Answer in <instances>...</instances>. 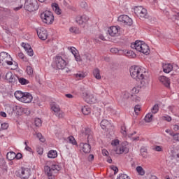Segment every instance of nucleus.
I'll return each mask as SVG.
<instances>
[{"mask_svg":"<svg viewBox=\"0 0 179 179\" xmlns=\"http://www.w3.org/2000/svg\"><path fill=\"white\" fill-rule=\"evenodd\" d=\"M130 75L133 79L140 82L142 86H145L148 82L149 73L146 71H142L139 66H133L130 68Z\"/></svg>","mask_w":179,"mask_h":179,"instance_id":"f257e3e1","label":"nucleus"},{"mask_svg":"<svg viewBox=\"0 0 179 179\" xmlns=\"http://www.w3.org/2000/svg\"><path fill=\"white\" fill-rule=\"evenodd\" d=\"M13 59L12 57L8 52H1L0 53V64L2 65H5V64H7V65H13L11 69L13 71H15V69H17L19 68L17 63L12 62Z\"/></svg>","mask_w":179,"mask_h":179,"instance_id":"f03ea898","label":"nucleus"},{"mask_svg":"<svg viewBox=\"0 0 179 179\" xmlns=\"http://www.w3.org/2000/svg\"><path fill=\"white\" fill-rule=\"evenodd\" d=\"M131 48L138 51V52H142L145 55H149L150 52L149 46L141 41H136L134 43H131Z\"/></svg>","mask_w":179,"mask_h":179,"instance_id":"7ed1b4c3","label":"nucleus"},{"mask_svg":"<svg viewBox=\"0 0 179 179\" xmlns=\"http://www.w3.org/2000/svg\"><path fill=\"white\" fill-rule=\"evenodd\" d=\"M61 170L59 165H52L51 166H45V173L49 177V179H54L55 174Z\"/></svg>","mask_w":179,"mask_h":179,"instance_id":"20e7f679","label":"nucleus"},{"mask_svg":"<svg viewBox=\"0 0 179 179\" xmlns=\"http://www.w3.org/2000/svg\"><path fill=\"white\" fill-rule=\"evenodd\" d=\"M24 8L25 10H27L28 12H34L37 10V9H38L37 0H25Z\"/></svg>","mask_w":179,"mask_h":179,"instance_id":"39448f33","label":"nucleus"},{"mask_svg":"<svg viewBox=\"0 0 179 179\" xmlns=\"http://www.w3.org/2000/svg\"><path fill=\"white\" fill-rule=\"evenodd\" d=\"M41 19L46 24H52L54 22V14L51 11L45 10L41 14Z\"/></svg>","mask_w":179,"mask_h":179,"instance_id":"423d86ee","label":"nucleus"},{"mask_svg":"<svg viewBox=\"0 0 179 179\" xmlns=\"http://www.w3.org/2000/svg\"><path fill=\"white\" fill-rule=\"evenodd\" d=\"M6 80H8L9 83L11 85H17L19 77L12 73V72H8L6 74Z\"/></svg>","mask_w":179,"mask_h":179,"instance_id":"0eeeda50","label":"nucleus"},{"mask_svg":"<svg viewBox=\"0 0 179 179\" xmlns=\"http://www.w3.org/2000/svg\"><path fill=\"white\" fill-rule=\"evenodd\" d=\"M55 64L57 69H65V66H66V62L61 56L56 57Z\"/></svg>","mask_w":179,"mask_h":179,"instance_id":"6e6552de","label":"nucleus"},{"mask_svg":"<svg viewBox=\"0 0 179 179\" xmlns=\"http://www.w3.org/2000/svg\"><path fill=\"white\" fill-rule=\"evenodd\" d=\"M115 152H117L118 155H122V153H128V152H129V148H128V142H122L121 146L118 147Z\"/></svg>","mask_w":179,"mask_h":179,"instance_id":"1a4fd4ad","label":"nucleus"},{"mask_svg":"<svg viewBox=\"0 0 179 179\" xmlns=\"http://www.w3.org/2000/svg\"><path fill=\"white\" fill-rule=\"evenodd\" d=\"M118 22H121L122 23H124L126 26H132V19L129 17L128 15H120L117 18Z\"/></svg>","mask_w":179,"mask_h":179,"instance_id":"9d476101","label":"nucleus"},{"mask_svg":"<svg viewBox=\"0 0 179 179\" xmlns=\"http://www.w3.org/2000/svg\"><path fill=\"white\" fill-rule=\"evenodd\" d=\"M36 33L40 40H47V38L48 37V33L47 32V29L44 28H38L36 29Z\"/></svg>","mask_w":179,"mask_h":179,"instance_id":"9b49d317","label":"nucleus"},{"mask_svg":"<svg viewBox=\"0 0 179 179\" xmlns=\"http://www.w3.org/2000/svg\"><path fill=\"white\" fill-rule=\"evenodd\" d=\"M82 136L87 137V142L93 140V135H92V130L90 128H83L81 131Z\"/></svg>","mask_w":179,"mask_h":179,"instance_id":"f8f14e48","label":"nucleus"},{"mask_svg":"<svg viewBox=\"0 0 179 179\" xmlns=\"http://www.w3.org/2000/svg\"><path fill=\"white\" fill-rule=\"evenodd\" d=\"M83 97H85V101L88 103V104H94L97 103V99L94 97V95L90 94L87 92L83 93Z\"/></svg>","mask_w":179,"mask_h":179,"instance_id":"ddd939ff","label":"nucleus"},{"mask_svg":"<svg viewBox=\"0 0 179 179\" xmlns=\"http://www.w3.org/2000/svg\"><path fill=\"white\" fill-rule=\"evenodd\" d=\"M31 170L29 168H21V171L19 173V177L22 179H27L30 177Z\"/></svg>","mask_w":179,"mask_h":179,"instance_id":"4468645a","label":"nucleus"},{"mask_svg":"<svg viewBox=\"0 0 179 179\" xmlns=\"http://www.w3.org/2000/svg\"><path fill=\"white\" fill-rule=\"evenodd\" d=\"M88 21L89 17H87L86 15H78L76 17V22L80 26H82V24H85V23H87Z\"/></svg>","mask_w":179,"mask_h":179,"instance_id":"2eb2a0df","label":"nucleus"},{"mask_svg":"<svg viewBox=\"0 0 179 179\" xmlns=\"http://www.w3.org/2000/svg\"><path fill=\"white\" fill-rule=\"evenodd\" d=\"M33 100V96L30 92H24L22 95V99L21 100L22 103H31Z\"/></svg>","mask_w":179,"mask_h":179,"instance_id":"dca6fc26","label":"nucleus"},{"mask_svg":"<svg viewBox=\"0 0 179 179\" xmlns=\"http://www.w3.org/2000/svg\"><path fill=\"white\" fill-rule=\"evenodd\" d=\"M159 80L164 85V86H165V87L170 89V79H169V78L164 76H161L159 77Z\"/></svg>","mask_w":179,"mask_h":179,"instance_id":"f3484780","label":"nucleus"},{"mask_svg":"<svg viewBox=\"0 0 179 179\" xmlns=\"http://www.w3.org/2000/svg\"><path fill=\"white\" fill-rule=\"evenodd\" d=\"M80 148H82L83 152L84 153H90V151L92 150V146L90 145V144H89V142L85 143H80Z\"/></svg>","mask_w":179,"mask_h":179,"instance_id":"a211bd4d","label":"nucleus"},{"mask_svg":"<svg viewBox=\"0 0 179 179\" xmlns=\"http://www.w3.org/2000/svg\"><path fill=\"white\" fill-rule=\"evenodd\" d=\"M163 71L165 73H170L173 71V65L171 64H163Z\"/></svg>","mask_w":179,"mask_h":179,"instance_id":"6ab92c4d","label":"nucleus"},{"mask_svg":"<svg viewBox=\"0 0 179 179\" xmlns=\"http://www.w3.org/2000/svg\"><path fill=\"white\" fill-rule=\"evenodd\" d=\"M170 156L172 159H179L178 150L177 148L171 149Z\"/></svg>","mask_w":179,"mask_h":179,"instance_id":"aec40b11","label":"nucleus"},{"mask_svg":"<svg viewBox=\"0 0 179 179\" xmlns=\"http://www.w3.org/2000/svg\"><path fill=\"white\" fill-rule=\"evenodd\" d=\"M108 33L110 36H111L112 37H114V36H115V34H118V28H117V27H111L108 30Z\"/></svg>","mask_w":179,"mask_h":179,"instance_id":"412c9836","label":"nucleus"},{"mask_svg":"<svg viewBox=\"0 0 179 179\" xmlns=\"http://www.w3.org/2000/svg\"><path fill=\"white\" fill-rule=\"evenodd\" d=\"M138 17H140V19H149V14H148L146 8H143Z\"/></svg>","mask_w":179,"mask_h":179,"instance_id":"4be33fe9","label":"nucleus"},{"mask_svg":"<svg viewBox=\"0 0 179 179\" xmlns=\"http://www.w3.org/2000/svg\"><path fill=\"white\" fill-rule=\"evenodd\" d=\"M110 126H111V124L107 120H103L101 122V127L102 129H108V128H110Z\"/></svg>","mask_w":179,"mask_h":179,"instance_id":"5701e85b","label":"nucleus"},{"mask_svg":"<svg viewBox=\"0 0 179 179\" xmlns=\"http://www.w3.org/2000/svg\"><path fill=\"white\" fill-rule=\"evenodd\" d=\"M52 7L53 8V10H55L57 15H61L62 10H61V8H59L58 3H52Z\"/></svg>","mask_w":179,"mask_h":179,"instance_id":"b1692460","label":"nucleus"},{"mask_svg":"<svg viewBox=\"0 0 179 179\" xmlns=\"http://www.w3.org/2000/svg\"><path fill=\"white\" fill-rule=\"evenodd\" d=\"M24 93V92H22V91H16L14 93V96L17 99V100H19V101H22V99H23Z\"/></svg>","mask_w":179,"mask_h":179,"instance_id":"393cba45","label":"nucleus"},{"mask_svg":"<svg viewBox=\"0 0 179 179\" xmlns=\"http://www.w3.org/2000/svg\"><path fill=\"white\" fill-rule=\"evenodd\" d=\"M57 156H58V153L55 150H51L48 153V157H49V159H55Z\"/></svg>","mask_w":179,"mask_h":179,"instance_id":"a878e982","label":"nucleus"},{"mask_svg":"<svg viewBox=\"0 0 179 179\" xmlns=\"http://www.w3.org/2000/svg\"><path fill=\"white\" fill-rule=\"evenodd\" d=\"M6 157L8 160H10V161L14 160L16 157V153H15V152L13 151L9 152L7 153Z\"/></svg>","mask_w":179,"mask_h":179,"instance_id":"bb28decb","label":"nucleus"},{"mask_svg":"<svg viewBox=\"0 0 179 179\" xmlns=\"http://www.w3.org/2000/svg\"><path fill=\"white\" fill-rule=\"evenodd\" d=\"M93 75L94 76L95 78H96L98 80H100V79H101V76H100V69H95L93 71Z\"/></svg>","mask_w":179,"mask_h":179,"instance_id":"cd10ccee","label":"nucleus"},{"mask_svg":"<svg viewBox=\"0 0 179 179\" xmlns=\"http://www.w3.org/2000/svg\"><path fill=\"white\" fill-rule=\"evenodd\" d=\"M144 121L145 122H152L153 121V114L152 113H148L144 118Z\"/></svg>","mask_w":179,"mask_h":179,"instance_id":"c85d7f7f","label":"nucleus"},{"mask_svg":"<svg viewBox=\"0 0 179 179\" xmlns=\"http://www.w3.org/2000/svg\"><path fill=\"white\" fill-rule=\"evenodd\" d=\"M81 111L83 114H84V115H89L91 110L90 108H89L88 106H84L82 108Z\"/></svg>","mask_w":179,"mask_h":179,"instance_id":"c756f323","label":"nucleus"},{"mask_svg":"<svg viewBox=\"0 0 179 179\" xmlns=\"http://www.w3.org/2000/svg\"><path fill=\"white\" fill-rule=\"evenodd\" d=\"M140 152L142 157H148V149H146L145 147L141 148Z\"/></svg>","mask_w":179,"mask_h":179,"instance_id":"7c9ffc66","label":"nucleus"},{"mask_svg":"<svg viewBox=\"0 0 179 179\" xmlns=\"http://www.w3.org/2000/svg\"><path fill=\"white\" fill-rule=\"evenodd\" d=\"M18 81L20 85H22V86H24L26 85H29V82L24 78H19L18 77Z\"/></svg>","mask_w":179,"mask_h":179,"instance_id":"2f4dec72","label":"nucleus"},{"mask_svg":"<svg viewBox=\"0 0 179 179\" xmlns=\"http://www.w3.org/2000/svg\"><path fill=\"white\" fill-rule=\"evenodd\" d=\"M142 10H143V7H142V6L135 7L134 13H135V15H136V16L138 17L139 15L141 14V13L142 12Z\"/></svg>","mask_w":179,"mask_h":179,"instance_id":"473e14b6","label":"nucleus"},{"mask_svg":"<svg viewBox=\"0 0 179 179\" xmlns=\"http://www.w3.org/2000/svg\"><path fill=\"white\" fill-rule=\"evenodd\" d=\"M74 76H76V78L77 79H84V78H86V74H85V73L80 72V71H79L76 74H74Z\"/></svg>","mask_w":179,"mask_h":179,"instance_id":"72a5a7b5","label":"nucleus"},{"mask_svg":"<svg viewBox=\"0 0 179 179\" xmlns=\"http://www.w3.org/2000/svg\"><path fill=\"white\" fill-rule=\"evenodd\" d=\"M136 170L137 173L139 174V176H143L145 174V170L141 166H137L136 168Z\"/></svg>","mask_w":179,"mask_h":179,"instance_id":"f704fd0d","label":"nucleus"},{"mask_svg":"<svg viewBox=\"0 0 179 179\" xmlns=\"http://www.w3.org/2000/svg\"><path fill=\"white\" fill-rule=\"evenodd\" d=\"M69 30L71 33H74V34H80V30L78 27H71Z\"/></svg>","mask_w":179,"mask_h":179,"instance_id":"c9c22d12","label":"nucleus"},{"mask_svg":"<svg viewBox=\"0 0 179 179\" xmlns=\"http://www.w3.org/2000/svg\"><path fill=\"white\" fill-rule=\"evenodd\" d=\"M83 59H85L86 62H90L92 61V55L89 53L84 54Z\"/></svg>","mask_w":179,"mask_h":179,"instance_id":"e433bc0d","label":"nucleus"},{"mask_svg":"<svg viewBox=\"0 0 179 179\" xmlns=\"http://www.w3.org/2000/svg\"><path fill=\"white\" fill-rule=\"evenodd\" d=\"M159 111V104L156 103L151 109L152 114H157Z\"/></svg>","mask_w":179,"mask_h":179,"instance_id":"4c0bfd02","label":"nucleus"},{"mask_svg":"<svg viewBox=\"0 0 179 179\" xmlns=\"http://www.w3.org/2000/svg\"><path fill=\"white\" fill-rule=\"evenodd\" d=\"M126 54L127 57H129L130 58H135L136 57V54L131 50H128Z\"/></svg>","mask_w":179,"mask_h":179,"instance_id":"58836bf2","label":"nucleus"},{"mask_svg":"<svg viewBox=\"0 0 179 179\" xmlns=\"http://www.w3.org/2000/svg\"><path fill=\"white\" fill-rule=\"evenodd\" d=\"M69 142L71 143L72 145H78V143L76 142V140H75V138L72 136H70L68 137Z\"/></svg>","mask_w":179,"mask_h":179,"instance_id":"ea45409f","label":"nucleus"},{"mask_svg":"<svg viewBox=\"0 0 179 179\" xmlns=\"http://www.w3.org/2000/svg\"><path fill=\"white\" fill-rule=\"evenodd\" d=\"M51 108L55 114L57 113L59 111H61V108H59V106L58 105H53Z\"/></svg>","mask_w":179,"mask_h":179,"instance_id":"a19ab883","label":"nucleus"},{"mask_svg":"<svg viewBox=\"0 0 179 179\" xmlns=\"http://www.w3.org/2000/svg\"><path fill=\"white\" fill-rule=\"evenodd\" d=\"M36 136L39 138V141L42 142V143H44V142H45V138H44V136H43V134H41V133L36 134Z\"/></svg>","mask_w":179,"mask_h":179,"instance_id":"79ce46f5","label":"nucleus"},{"mask_svg":"<svg viewBox=\"0 0 179 179\" xmlns=\"http://www.w3.org/2000/svg\"><path fill=\"white\" fill-rule=\"evenodd\" d=\"M0 127L1 131H3L7 128H9V124L8 123H1Z\"/></svg>","mask_w":179,"mask_h":179,"instance_id":"37998d69","label":"nucleus"},{"mask_svg":"<svg viewBox=\"0 0 179 179\" xmlns=\"http://www.w3.org/2000/svg\"><path fill=\"white\" fill-rule=\"evenodd\" d=\"M171 136H173L174 141H179V133L174 134V132L170 133Z\"/></svg>","mask_w":179,"mask_h":179,"instance_id":"c03bdc74","label":"nucleus"},{"mask_svg":"<svg viewBox=\"0 0 179 179\" xmlns=\"http://www.w3.org/2000/svg\"><path fill=\"white\" fill-rule=\"evenodd\" d=\"M22 47H23V48L25 50V51L27 52L29 48H31V46L30 45V44L29 43H22L21 44Z\"/></svg>","mask_w":179,"mask_h":179,"instance_id":"a18cd8bd","label":"nucleus"},{"mask_svg":"<svg viewBox=\"0 0 179 179\" xmlns=\"http://www.w3.org/2000/svg\"><path fill=\"white\" fill-rule=\"evenodd\" d=\"M34 124L36 127H41V119L40 118H36L34 120Z\"/></svg>","mask_w":179,"mask_h":179,"instance_id":"49530a36","label":"nucleus"},{"mask_svg":"<svg viewBox=\"0 0 179 179\" xmlns=\"http://www.w3.org/2000/svg\"><path fill=\"white\" fill-rule=\"evenodd\" d=\"M27 75H33V68L30 66H27Z\"/></svg>","mask_w":179,"mask_h":179,"instance_id":"de8ad7c7","label":"nucleus"},{"mask_svg":"<svg viewBox=\"0 0 179 179\" xmlns=\"http://www.w3.org/2000/svg\"><path fill=\"white\" fill-rule=\"evenodd\" d=\"M139 111H141V106L139 105H136L134 107V112L136 113V115H139Z\"/></svg>","mask_w":179,"mask_h":179,"instance_id":"09e8293b","label":"nucleus"},{"mask_svg":"<svg viewBox=\"0 0 179 179\" xmlns=\"http://www.w3.org/2000/svg\"><path fill=\"white\" fill-rule=\"evenodd\" d=\"M56 117H58V118H64V116L65 114L62 111H59L55 114Z\"/></svg>","mask_w":179,"mask_h":179,"instance_id":"8fccbe9b","label":"nucleus"},{"mask_svg":"<svg viewBox=\"0 0 179 179\" xmlns=\"http://www.w3.org/2000/svg\"><path fill=\"white\" fill-rule=\"evenodd\" d=\"M154 150L156 152H163V148L160 145H155L154 148Z\"/></svg>","mask_w":179,"mask_h":179,"instance_id":"3c124183","label":"nucleus"},{"mask_svg":"<svg viewBox=\"0 0 179 179\" xmlns=\"http://www.w3.org/2000/svg\"><path fill=\"white\" fill-rule=\"evenodd\" d=\"M111 145L112 146H118L120 145V140L115 139L112 141Z\"/></svg>","mask_w":179,"mask_h":179,"instance_id":"603ef678","label":"nucleus"},{"mask_svg":"<svg viewBox=\"0 0 179 179\" xmlns=\"http://www.w3.org/2000/svg\"><path fill=\"white\" fill-rule=\"evenodd\" d=\"M27 53L29 57H33V55H34V52L31 48L27 51Z\"/></svg>","mask_w":179,"mask_h":179,"instance_id":"864d4df0","label":"nucleus"},{"mask_svg":"<svg viewBox=\"0 0 179 179\" xmlns=\"http://www.w3.org/2000/svg\"><path fill=\"white\" fill-rule=\"evenodd\" d=\"M5 166V159L2 157V155L0 153V167Z\"/></svg>","mask_w":179,"mask_h":179,"instance_id":"5fc2aeb1","label":"nucleus"},{"mask_svg":"<svg viewBox=\"0 0 179 179\" xmlns=\"http://www.w3.org/2000/svg\"><path fill=\"white\" fill-rule=\"evenodd\" d=\"M121 132L123 135H127V127L125 125L121 127Z\"/></svg>","mask_w":179,"mask_h":179,"instance_id":"6e6d98bb","label":"nucleus"},{"mask_svg":"<svg viewBox=\"0 0 179 179\" xmlns=\"http://www.w3.org/2000/svg\"><path fill=\"white\" fill-rule=\"evenodd\" d=\"M162 120L164 121H167L168 122H170L171 121V117L166 115V116H163Z\"/></svg>","mask_w":179,"mask_h":179,"instance_id":"4d7b16f0","label":"nucleus"},{"mask_svg":"<svg viewBox=\"0 0 179 179\" xmlns=\"http://www.w3.org/2000/svg\"><path fill=\"white\" fill-rule=\"evenodd\" d=\"M110 169L111 170H113V171H115L114 174L118 173V167H117L116 166L112 165L110 166Z\"/></svg>","mask_w":179,"mask_h":179,"instance_id":"13d9d810","label":"nucleus"},{"mask_svg":"<svg viewBox=\"0 0 179 179\" xmlns=\"http://www.w3.org/2000/svg\"><path fill=\"white\" fill-rule=\"evenodd\" d=\"M22 157L23 156L20 152L17 153V155L15 154V159H17V160H20V159H22Z\"/></svg>","mask_w":179,"mask_h":179,"instance_id":"bf43d9fd","label":"nucleus"},{"mask_svg":"<svg viewBox=\"0 0 179 179\" xmlns=\"http://www.w3.org/2000/svg\"><path fill=\"white\" fill-rule=\"evenodd\" d=\"M141 100V98H139V96H137L136 95H134L133 96L132 101H135L136 103L139 101Z\"/></svg>","mask_w":179,"mask_h":179,"instance_id":"052dcab7","label":"nucleus"},{"mask_svg":"<svg viewBox=\"0 0 179 179\" xmlns=\"http://www.w3.org/2000/svg\"><path fill=\"white\" fill-rule=\"evenodd\" d=\"M94 160V155L93 154H90L88 157V162H93Z\"/></svg>","mask_w":179,"mask_h":179,"instance_id":"680f3d73","label":"nucleus"},{"mask_svg":"<svg viewBox=\"0 0 179 179\" xmlns=\"http://www.w3.org/2000/svg\"><path fill=\"white\" fill-rule=\"evenodd\" d=\"M118 52H119L118 49L115 48H113L110 49V52H113V54H117Z\"/></svg>","mask_w":179,"mask_h":179,"instance_id":"e2e57ef3","label":"nucleus"},{"mask_svg":"<svg viewBox=\"0 0 179 179\" xmlns=\"http://www.w3.org/2000/svg\"><path fill=\"white\" fill-rule=\"evenodd\" d=\"M80 6H81V8H83L84 9H85V8H87V3L83 1L80 3Z\"/></svg>","mask_w":179,"mask_h":179,"instance_id":"0e129e2a","label":"nucleus"},{"mask_svg":"<svg viewBox=\"0 0 179 179\" xmlns=\"http://www.w3.org/2000/svg\"><path fill=\"white\" fill-rule=\"evenodd\" d=\"M102 155L103 156H108V151L106 149L102 150Z\"/></svg>","mask_w":179,"mask_h":179,"instance_id":"69168bd1","label":"nucleus"},{"mask_svg":"<svg viewBox=\"0 0 179 179\" xmlns=\"http://www.w3.org/2000/svg\"><path fill=\"white\" fill-rule=\"evenodd\" d=\"M173 131H179V125L175 124L173 126Z\"/></svg>","mask_w":179,"mask_h":179,"instance_id":"338daca9","label":"nucleus"},{"mask_svg":"<svg viewBox=\"0 0 179 179\" xmlns=\"http://www.w3.org/2000/svg\"><path fill=\"white\" fill-rule=\"evenodd\" d=\"M174 17H175L176 20H179V12L177 13L174 15Z\"/></svg>","mask_w":179,"mask_h":179,"instance_id":"774afa93","label":"nucleus"}]
</instances>
